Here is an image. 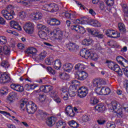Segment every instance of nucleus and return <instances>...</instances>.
I'll return each mask as SVG.
<instances>
[{
  "label": "nucleus",
  "instance_id": "f257e3e1",
  "mask_svg": "<svg viewBox=\"0 0 128 128\" xmlns=\"http://www.w3.org/2000/svg\"><path fill=\"white\" fill-rule=\"evenodd\" d=\"M25 53L27 54V56H32V58L36 60H44L46 56V51H43L38 56H36V49L33 47L28 48L25 51Z\"/></svg>",
  "mask_w": 128,
  "mask_h": 128
},
{
  "label": "nucleus",
  "instance_id": "f03ea898",
  "mask_svg": "<svg viewBox=\"0 0 128 128\" xmlns=\"http://www.w3.org/2000/svg\"><path fill=\"white\" fill-rule=\"evenodd\" d=\"M20 108L23 110H24V108H26L27 112L28 114H34L38 110V106L34 102L30 101V102L24 100L20 102Z\"/></svg>",
  "mask_w": 128,
  "mask_h": 128
},
{
  "label": "nucleus",
  "instance_id": "7ed1b4c3",
  "mask_svg": "<svg viewBox=\"0 0 128 128\" xmlns=\"http://www.w3.org/2000/svg\"><path fill=\"white\" fill-rule=\"evenodd\" d=\"M109 110L110 112H114L117 114H122V109L120 108V104L116 101L112 102Z\"/></svg>",
  "mask_w": 128,
  "mask_h": 128
},
{
  "label": "nucleus",
  "instance_id": "20e7f679",
  "mask_svg": "<svg viewBox=\"0 0 128 128\" xmlns=\"http://www.w3.org/2000/svg\"><path fill=\"white\" fill-rule=\"evenodd\" d=\"M2 14L4 18L8 20H12V18H14V16L16 15L14 10H10V7L7 8V10H2Z\"/></svg>",
  "mask_w": 128,
  "mask_h": 128
},
{
  "label": "nucleus",
  "instance_id": "39448f33",
  "mask_svg": "<svg viewBox=\"0 0 128 128\" xmlns=\"http://www.w3.org/2000/svg\"><path fill=\"white\" fill-rule=\"evenodd\" d=\"M82 22H84V24H90V26H92L95 28H100V26H102V24L100 22L97 20L85 18Z\"/></svg>",
  "mask_w": 128,
  "mask_h": 128
},
{
  "label": "nucleus",
  "instance_id": "423d86ee",
  "mask_svg": "<svg viewBox=\"0 0 128 128\" xmlns=\"http://www.w3.org/2000/svg\"><path fill=\"white\" fill-rule=\"evenodd\" d=\"M24 28L27 34H34V24L32 22H26L24 26Z\"/></svg>",
  "mask_w": 128,
  "mask_h": 128
},
{
  "label": "nucleus",
  "instance_id": "0eeeda50",
  "mask_svg": "<svg viewBox=\"0 0 128 128\" xmlns=\"http://www.w3.org/2000/svg\"><path fill=\"white\" fill-rule=\"evenodd\" d=\"M77 92L78 93L79 98H82L86 96V94H88V88L82 86L78 88Z\"/></svg>",
  "mask_w": 128,
  "mask_h": 128
},
{
  "label": "nucleus",
  "instance_id": "6e6552de",
  "mask_svg": "<svg viewBox=\"0 0 128 128\" xmlns=\"http://www.w3.org/2000/svg\"><path fill=\"white\" fill-rule=\"evenodd\" d=\"M92 50H94V49L83 48L80 51V55L82 58H84L86 60H89Z\"/></svg>",
  "mask_w": 128,
  "mask_h": 128
},
{
  "label": "nucleus",
  "instance_id": "1a4fd4ad",
  "mask_svg": "<svg viewBox=\"0 0 128 128\" xmlns=\"http://www.w3.org/2000/svg\"><path fill=\"white\" fill-rule=\"evenodd\" d=\"M66 48L67 50L71 52H76L78 48V46L76 44V43L70 42L66 44Z\"/></svg>",
  "mask_w": 128,
  "mask_h": 128
},
{
  "label": "nucleus",
  "instance_id": "9d476101",
  "mask_svg": "<svg viewBox=\"0 0 128 128\" xmlns=\"http://www.w3.org/2000/svg\"><path fill=\"white\" fill-rule=\"evenodd\" d=\"M71 86L69 87V90L76 92L80 88V82L78 80H72L71 81Z\"/></svg>",
  "mask_w": 128,
  "mask_h": 128
},
{
  "label": "nucleus",
  "instance_id": "9b49d317",
  "mask_svg": "<svg viewBox=\"0 0 128 128\" xmlns=\"http://www.w3.org/2000/svg\"><path fill=\"white\" fill-rule=\"evenodd\" d=\"M10 82V74H6V72H2V75L0 80V84H6Z\"/></svg>",
  "mask_w": 128,
  "mask_h": 128
},
{
  "label": "nucleus",
  "instance_id": "f8f14e48",
  "mask_svg": "<svg viewBox=\"0 0 128 128\" xmlns=\"http://www.w3.org/2000/svg\"><path fill=\"white\" fill-rule=\"evenodd\" d=\"M10 88L14 90L19 92H22L24 90V86H20V84H10Z\"/></svg>",
  "mask_w": 128,
  "mask_h": 128
},
{
  "label": "nucleus",
  "instance_id": "ddd939ff",
  "mask_svg": "<svg viewBox=\"0 0 128 128\" xmlns=\"http://www.w3.org/2000/svg\"><path fill=\"white\" fill-rule=\"evenodd\" d=\"M47 23L48 24H50V26H60V21L56 18H52L48 20Z\"/></svg>",
  "mask_w": 128,
  "mask_h": 128
},
{
  "label": "nucleus",
  "instance_id": "4468645a",
  "mask_svg": "<svg viewBox=\"0 0 128 128\" xmlns=\"http://www.w3.org/2000/svg\"><path fill=\"white\" fill-rule=\"evenodd\" d=\"M18 96V94L14 92H12L10 93V94L7 98L8 102L9 104H12L14 102V98Z\"/></svg>",
  "mask_w": 128,
  "mask_h": 128
},
{
  "label": "nucleus",
  "instance_id": "2eb2a0df",
  "mask_svg": "<svg viewBox=\"0 0 128 128\" xmlns=\"http://www.w3.org/2000/svg\"><path fill=\"white\" fill-rule=\"evenodd\" d=\"M39 90L40 92L47 94V92H49L50 90H54V87L50 85L42 86H40Z\"/></svg>",
  "mask_w": 128,
  "mask_h": 128
},
{
  "label": "nucleus",
  "instance_id": "dca6fc26",
  "mask_svg": "<svg viewBox=\"0 0 128 128\" xmlns=\"http://www.w3.org/2000/svg\"><path fill=\"white\" fill-rule=\"evenodd\" d=\"M66 114L67 116H68L70 118H72L74 116V110H72V107L70 106H68L65 109Z\"/></svg>",
  "mask_w": 128,
  "mask_h": 128
},
{
  "label": "nucleus",
  "instance_id": "f3484780",
  "mask_svg": "<svg viewBox=\"0 0 128 128\" xmlns=\"http://www.w3.org/2000/svg\"><path fill=\"white\" fill-rule=\"evenodd\" d=\"M56 34L58 38H57V40L58 42H60V44H66V40L62 38V33L60 31H57Z\"/></svg>",
  "mask_w": 128,
  "mask_h": 128
},
{
  "label": "nucleus",
  "instance_id": "a211bd4d",
  "mask_svg": "<svg viewBox=\"0 0 128 128\" xmlns=\"http://www.w3.org/2000/svg\"><path fill=\"white\" fill-rule=\"evenodd\" d=\"M74 66L70 63H66L63 65L62 70L67 72H70L72 70Z\"/></svg>",
  "mask_w": 128,
  "mask_h": 128
},
{
  "label": "nucleus",
  "instance_id": "6ab92c4d",
  "mask_svg": "<svg viewBox=\"0 0 128 128\" xmlns=\"http://www.w3.org/2000/svg\"><path fill=\"white\" fill-rule=\"evenodd\" d=\"M95 110L99 112H102L106 110V106L103 104H99L95 106Z\"/></svg>",
  "mask_w": 128,
  "mask_h": 128
},
{
  "label": "nucleus",
  "instance_id": "aec40b11",
  "mask_svg": "<svg viewBox=\"0 0 128 128\" xmlns=\"http://www.w3.org/2000/svg\"><path fill=\"white\" fill-rule=\"evenodd\" d=\"M10 26L12 28H15L16 30H22V27L19 26L18 23L16 21H10Z\"/></svg>",
  "mask_w": 128,
  "mask_h": 128
},
{
  "label": "nucleus",
  "instance_id": "412c9836",
  "mask_svg": "<svg viewBox=\"0 0 128 128\" xmlns=\"http://www.w3.org/2000/svg\"><path fill=\"white\" fill-rule=\"evenodd\" d=\"M38 113L42 120H46V118H48V114L43 112L42 110H38Z\"/></svg>",
  "mask_w": 128,
  "mask_h": 128
},
{
  "label": "nucleus",
  "instance_id": "4be33fe9",
  "mask_svg": "<svg viewBox=\"0 0 128 128\" xmlns=\"http://www.w3.org/2000/svg\"><path fill=\"white\" fill-rule=\"evenodd\" d=\"M46 124L48 126H52L56 124V121H54V117H50L46 120Z\"/></svg>",
  "mask_w": 128,
  "mask_h": 128
},
{
  "label": "nucleus",
  "instance_id": "5701e85b",
  "mask_svg": "<svg viewBox=\"0 0 128 128\" xmlns=\"http://www.w3.org/2000/svg\"><path fill=\"white\" fill-rule=\"evenodd\" d=\"M54 68L56 70H60L62 67V62H60V60H56L53 62Z\"/></svg>",
  "mask_w": 128,
  "mask_h": 128
},
{
  "label": "nucleus",
  "instance_id": "b1692460",
  "mask_svg": "<svg viewBox=\"0 0 128 128\" xmlns=\"http://www.w3.org/2000/svg\"><path fill=\"white\" fill-rule=\"evenodd\" d=\"M0 66L6 70L8 68H10V63L8 62V60H4L0 62Z\"/></svg>",
  "mask_w": 128,
  "mask_h": 128
},
{
  "label": "nucleus",
  "instance_id": "393cba45",
  "mask_svg": "<svg viewBox=\"0 0 128 128\" xmlns=\"http://www.w3.org/2000/svg\"><path fill=\"white\" fill-rule=\"evenodd\" d=\"M82 44L84 46H90L92 42H94V40H92V39L90 38H85L82 40Z\"/></svg>",
  "mask_w": 128,
  "mask_h": 128
},
{
  "label": "nucleus",
  "instance_id": "a878e982",
  "mask_svg": "<svg viewBox=\"0 0 128 128\" xmlns=\"http://www.w3.org/2000/svg\"><path fill=\"white\" fill-rule=\"evenodd\" d=\"M110 93V88L106 87L102 88V92L101 93V96H106Z\"/></svg>",
  "mask_w": 128,
  "mask_h": 128
},
{
  "label": "nucleus",
  "instance_id": "bb28decb",
  "mask_svg": "<svg viewBox=\"0 0 128 128\" xmlns=\"http://www.w3.org/2000/svg\"><path fill=\"white\" fill-rule=\"evenodd\" d=\"M89 60H92L94 62H97L98 60V56L94 52V50H92V53H91L90 57H89Z\"/></svg>",
  "mask_w": 128,
  "mask_h": 128
},
{
  "label": "nucleus",
  "instance_id": "cd10ccee",
  "mask_svg": "<svg viewBox=\"0 0 128 128\" xmlns=\"http://www.w3.org/2000/svg\"><path fill=\"white\" fill-rule=\"evenodd\" d=\"M47 12H54V10H52V4H46L44 6Z\"/></svg>",
  "mask_w": 128,
  "mask_h": 128
},
{
  "label": "nucleus",
  "instance_id": "c85d7f7f",
  "mask_svg": "<svg viewBox=\"0 0 128 128\" xmlns=\"http://www.w3.org/2000/svg\"><path fill=\"white\" fill-rule=\"evenodd\" d=\"M56 128H66V122L60 120L56 123Z\"/></svg>",
  "mask_w": 128,
  "mask_h": 128
},
{
  "label": "nucleus",
  "instance_id": "c756f323",
  "mask_svg": "<svg viewBox=\"0 0 128 128\" xmlns=\"http://www.w3.org/2000/svg\"><path fill=\"white\" fill-rule=\"evenodd\" d=\"M68 124L71 128H78V124L75 120H72L69 121Z\"/></svg>",
  "mask_w": 128,
  "mask_h": 128
},
{
  "label": "nucleus",
  "instance_id": "7c9ffc66",
  "mask_svg": "<svg viewBox=\"0 0 128 128\" xmlns=\"http://www.w3.org/2000/svg\"><path fill=\"white\" fill-rule=\"evenodd\" d=\"M118 28L120 32H122V33L126 32V26H124V24L122 22L118 23Z\"/></svg>",
  "mask_w": 128,
  "mask_h": 128
},
{
  "label": "nucleus",
  "instance_id": "2f4dec72",
  "mask_svg": "<svg viewBox=\"0 0 128 128\" xmlns=\"http://www.w3.org/2000/svg\"><path fill=\"white\" fill-rule=\"evenodd\" d=\"M49 94L51 98H56L58 96V92L56 90H54V89L49 91Z\"/></svg>",
  "mask_w": 128,
  "mask_h": 128
},
{
  "label": "nucleus",
  "instance_id": "473e14b6",
  "mask_svg": "<svg viewBox=\"0 0 128 128\" xmlns=\"http://www.w3.org/2000/svg\"><path fill=\"white\" fill-rule=\"evenodd\" d=\"M37 28L38 30H41L43 31H46V32H48V29L46 28V26L42 25V24H37Z\"/></svg>",
  "mask_w": 128,
  "mask_h": 128
},
{
  "label": "nucleus",
  "instance_id": "72a5a7b5",
  "mask_svg": "<svg viewBox=\"0 0 128 128\" xmlns=\"http://www.w3.org/2000/svg\"><path fill=\"white\" fill-rule=\"evenodd\" d=\"M34 18L35 20H41L42 18V14L40 12H36L34 14Z\"/></svg>",
  "mask_w": 128,
  "mask_h": 128
},
{
  "label": "nucleus",
  "instance_id": "f704fd0d",
  "mask_svg": "<svg viewBox=\"0 0 128 128\" xmlns=\"http://www.w3.org/2000/svg\"><path fill=\"white\" fill-rule=\"evenodd\" d=\"M75 78H77V80H82V71H79L78 72L75 73Z\"/></svg>",
  "mask_w": 128,
  "mask_h": 128
},
{
  "label": "nucleus",
  "instance_id": "c9c22d12",
  "mask_svg": "<svg viewBox=\"0 0 128 128\" xmlns=\"http://www.w3.org/2000/svg\"><path fill=\"white\" fill-rule=\"evenodd\" d=\"M106 63L108 64V67L110 70H114V66H116V63L108 60H107Z\"/></svg>",
  "mask_w": 128,
  "mask_h": 128
},
{
  "label": "nucleus",
  "instance_id": "e433bc0d",
  "mask_svg": "<svg viewBox=\"0 0 128 128\" xmlns=\"http://www.w3.org/2000/svg\"><path fill=\"white\" fill-rule=\"evenodd\" d=\"M108 122V119L105 118H100L97 120L98 124L100 126H104Z\"/></svg>",
  "mask_w": 128,
  "mask_h": 128
},
{
  "label": "nucleus",
  "instance_id": "4c0bfd02",
  "mask_svg": "<svg viewBox=\"0 0 128 128\" xmlns=\"http://www.w3.org/2000/svg\"><path fill=\"white\" fill-rule=\"evenodd\" d=\"M46 32H46V31H40L39 32V36L40 38H42V40H46Z\"/></svg>",
  "mask_w": 128,
  "mask_h": 128
},
{
  "label": "nucleus",
  "instance_id": "58836bf2",
  "mask_svg": "<svg viewBox=\"0 0 128 128\" xmlns=\"http://www.w3.org/2000/svg\"><path fill=\"white\" fill-rule=\"evenodd\" d=\"M98 102V100L96 97L94 96L90 98V104H92L94 106V104H96Z\"/></svg>",
  "mask_w": 128,
  "mask_h": 128
},
{
  "label": "nucleus",
  "instance_id": "ea45409f",
  "mask_svg": "<svg viewBox=\"0 0 128 128\" xmlns=\"http://www.w3.org/2000/svg\"><path fill=\"white\" fill-rule=\"evenodd\" d=\"M10 52V48L8 46H4L3 47V54L4 53L6 56H9Z\"/></svg>",
  "mask_w": 128,
  "mask_h": 128
},
{
  "label": "nucleus",
  "instance_id": "a19ab883",
  "mask_svg": "<svg viewBox=\"0 0 128 128\" xmlns=\"http://www.w3.org/2000/svg\"><path fill=\"white\" fill-rule=\"evenodd\" d=\"M45 64L48 66H50L52 64H54V58L52 57L47 58L45 60Z\"/></svg>",
  "mask_w": 128,
  "mask_h": 128
},
{
  "label": "nucleus",
  "instance_id": "79ce46f5",
  "mask_svg": "<svg viewBox=\"0 0 128 128\" xmlns=\"http://www.w3.org/2000/svg\"><path fill=\"white\" fill-rule=\"evenodd\" d=\"M99 86H100V80L99 79H94L93 80V86L98 88Z\"/></svg>",
  "mask_w": 128,
  "mask_h": 128
},
{
  "label": "nucleus",
  "instance_id": "37998d69",
  "mask_svg": "<svg viewBox=\"0 0 128 128\" xmlns=\"http://www.w3.org/2000/svg\"><path fill=\"white\" fill-rule=\"evenodd\" d=\"M124 60V58L122 56H118L116 58V60L120 64H121V66H122L124 64V63L122 62V60Z\"/></svg>",
  "mask_w": 128,
  "mask_h": 128
},
{
  "label": "nucleus",
  "instance_id": "c03bdc74",
  "mask_svg": "<svg viewBox=\"0 0 128 128\" xmlns=\"http://www.w3.org/2000/svg\"><path fill=\"white\" fill-rule=\"evenodd\" d=\"M104 2L108 6H112L114 4V0H104Z\"/></svg>",
  "mask_w": 128,
  "mask_h": 128
},
{
  "label": "nucleus",
  "instance_id": "a18cd8bd",
  "mask_svg": "<svg viewBox=\"0 0 128 128\" xmlns=\"http://www.w3.org/2000/svg\"><path fill=\"white\" fill-rule=\"evenodd\" d=\"M94 36L98 38H104V34H100L98 30H96L95 32H94Z\"/></svg>",
  "mask_w": 128,
  "mask_h": 128
},
{
  "label": "nucleus",
  "instance_id": "49530a36",
  "mask_svg": "<svg viewBox=\"0 0 128 128\" xmlns=\"http://www.w3.org/2000/svg\"><path fill=\"white\" fill-rule=\"evenodd\" d=\"M112 32H114V30H112V29H108L107 30V32H106V36H109V38H116V37H114L112 36Z\"/></svg>",
  "mask_w": 128,
  "mask_h": 128
},
{
  "label": "nucleus",
  "instance_id": "de8ad7c7",
  "mask_svg": "<svg viewBox=\"0 0 128 128\" xmlns=\"http://www.w3.org/2000/svg\"><path fill=\"white\" fill-rule=\"evenodd\" d=\"M122 8L124 10V14L128 18V8L126 6V4H124Z\"/></svg>",
  "mask_w": 128,
  "mask_h": 128
},
{
  "label": "nucleus",
  "instance_id": "09e8293b",
  "mask_svg": "<svg viewBox=\"0 0 128 128\" xmlns=\"http://www.w3.org/2000/svg\"><path fill=\"white\" fill-rule=\"evenodd\" d=\"M8 42V40L5 36H0V44H4Z\"/></svg>",
  "mask_w": 128,
  "mask_h": 128
},
{
  "label": "nucleus",
  "instance_id": "8fccbe9b",
  "mask_svg": "<svg viewBox=\"0 0 128 128\" xmlns=\"http://www.w3.org/2000/svg\"><path fill=\"white\" fill-rule=\"evenodd\" d=\"M46 70L47 72H49V74H56V71L54 70L53 68H52V67H50V66H48L46 68Z\"/></svg>",
  "mask_w": 128,
  "mask_h": 128
},
{
  "label": "nucleus",
  "instance_id": "3c124183",
  "mask_svg": "<svg viewBox=\"0 0 128 128\" xmlns=\"http://www.w3.org/2000/svg\"><path fill=\"white\" fill-rule=\"evenodd\" d=\"M83 122H86L88 120H90V116L84 115L82 116Z\"/></svg>",
  "mask_w": 128,
  "mask_h": 128
},
{
  "label": "nucleus",
  "instance_id": "603ef678",
  "mask_svg": "<svg viewBox=\"0 0 128 128\" xmlns=\"http://www.w3.org/2000/svg\"><path fill=\"white\" fill-rule=\"evenodd\" d=\"M80 28V26L78 25H73L72 26L71 28L73 30H76V32H78Z\"/></svg>",
  "mask_w": 128,
  "mask_h": 128
},
{
  "label": "nucleus",
  "instance_id": "864d4df0",
  "mask_svg": "<svg viewBox=\"0 0 128 128\" xmlns=\"http://www.w3.org/2000/svg\"><path fill=\"white\" fill-rule=\"evenodd\" d=\"M102 88H100V86H98L96 88V92L99 96H102Z\"/></svg>",
  "mask_w": 128,
  "mask_h": 128
},
{
  "label": "nucleus",
  "instance_id": "5fc2aeb1",
  "mask_svg": "<svg viewBox=\"0 0 128 128\" xmlns=\"http://www.w3.org/2000/svg\"><path fill=\"white\" fill-rule=\"evenodd\" d=\"M60 92H61L62 96H68V90L64 88H61L60 90Z\"/></svg>",
  "mask_w": 128,
  "mask_h": 128
},
{
  "label": "nucleus",
  "instance_id": "6e6d98bb",
  "mask_svg": "<svg viewBox=\"0 0 128 128\" xmlns=\"http://www.w3.org/2000/svg\"><path fill=\"white\" fill-rule=\"evenodd\" d=\"M18 16L21 18H26V13L24 12H22L18 14Z\"/></svg>",
  "mask_w": 128,
  "mask_h": 128
},
{
  "label": "nucleus",
  "instance_id": "4d7b16f0",
  "mask_svg": "<svg viewBox=\"0 0 128 128\" xmlns=\"http://www.w3.org/2000/svg\"><path fill=\"white\" fill-rule=\"evenodd\" d=\"M78 32L81 34H84L86 32V29H84V27L80 26V28H79V31H78Z\"/></svg>",
  "mask_w": 128,
  "mask_h": 128
},
{
  "label": "nucleus",
  "instance_id": "13d9d810",
  "mask_svg": "<svg viewBox=\"0 0 128 128\" xmlns=\"http://www.w3.org/2000/svg\"><path fill=\"white\" fill-rule=\"evenodd\" d=\"M53 12H57L58 10V6L56 4H52Z\"/></svg>",
  "mask_w": 128,
  "mask_h": 128
},
{
  "label": "nucleus",
  "instance_id": "bf43d9fd",
  "mask_svg": "<svg viewBox=\"0 0 128 128\" xmlns=\"http://www.w3.org/2000/svg\"><path fill=\"white\" fill-rule=\"evenodd\" d=\"M68 94L71 98H74V96H76V91L68 90Z\"/></svg>",
  "mask_w": 128,
  "mask_h": 128
},
{
  "label": "nucleus",
  "instance_id": "052dcab7",
  "mask_svg": "<svg viewBox=\"0 0 128 128\" xmlns=\"http://www.w3.org/2000/svg\"><path fill=\"white\" fill-rule=\"evenodd\" d=\"M88 73H86V72H84V71H82V80H86V78H88Z\"/></svg>",
  "mask_w": 128,
  "mask_h": 128
},
{
  "label": "nucleus",
  "instance_id": "680f3d73",
  "mask_svg": "<svg viewBox=\"0 0 128 128\" xmlns=\"http://www.w3.org/2000/svg\"><path fill=\"white\" fill-rule=\"evenodd\" d=\"M63 14H64L66 18H67L68 20H70V18H72V14L68 13L67 12H64Z\"/></svg>",
  "mask_w": 128,
  "mask_h": 128
},
{
  "label": "nucleus",
  "instance_id": "e2e57ef3",
  "mask_svg": "<svg viewBox=\"0 0 128 128\" xmlns=\"http://www.w3.org/2000/svg\"><path fill=\"white\" fill-rule=\"evenodd\" d=\"M6 32H8V34H14V36H18V33L10 30H7Z\"/></svg>",
  "mask_w": 128,
  "mask_h": 128
},
{
  "label": "nucleus",
  "instance_id": "0e129e2a",
  "mask_svg": "<svg viewBox=\"0 0 128 128\" xmlns=\"http://www.w3.org/2000/svg\"><path fill=\"white\" fill-rule=\"evenodd\" d=\"M118 70H120V66H118V64H115V66L112 70H114V72H118Z\"/></svg>",
  "mask_w": 128,
  "mask_h": 128
},
{
  "label": "nucleus",
  "instance_id": "69168bd1",
  "mask_svg": "<svg viewBox=\"0 0 128 128\" xmlns=\"http://www.w3.org/2000/svg\"><path fill=\"white\" fill-rule=\"evenodd\" d=\"M100 8L101 10H104V3L102 2H100Z\"/></svg>",
  "mask_w": 128,
  "mask_h": 128
},
{
  "label": "nucleus",
  "instance_id": "338daca9",
  "mask_svg": "<svg viewBox=\"0 0 128 128\" xmlns=\"http://www.w3.org/2000/svg\"><path fill=\"white\" fill-rule=\"evenodd\" d=\"M8 91L6 89H2L0 91V94H8Z\"/></svg>",
  "mask_w": 128,
  "mask_h": 128
},
{
  "label": "nucleus",
  "instance_id": "774afa93",
  "mask_svg": "<svg viewBox=\"0 0 128 128\" xmlns=\"http://www.w3.org/2000/svg\"><path fill=\"white\" fill-rule=\"evenodd\" d=\"M124 64L122 65V66H124V68H128V60L124 58Z\"/></svg>",
  "mask_w": 128,
  "mask_h": 128
}]
</instances>
